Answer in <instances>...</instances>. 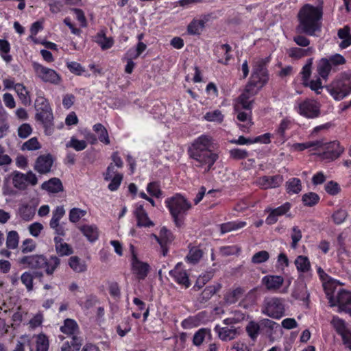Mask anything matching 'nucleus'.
I'll use <instances>...</instances> for the list:
<instances>
[{
    "instance_id": "45",
    "label": "nucleus",
    "mask_w": 351,
    "mask_h": 351,
    "mask_svg": "<svg viewBox=\"0 0 351 351\" xmlns=\"http://www.w3.org/2000/svg\"><path fill=\"white\" fill-rule=\"evenodd\" d=\"M10 44L7 40L0 39V56L7 63L12 60V56L10 55Z\"/></svg>"
},
{
    "instance_id": "33",
    "label": "nucleus",
    "mask_w": 351,
    "mask_h": 351,
    "mask_svg": "<svg viewBox=\"0 0 351 351\" xmlns=\"http://www.w3.org/2000/svg\"><path fill=\"white\" fill-rule=\"evenodd\" d=\"M80 230L91 243L96 241L99 238V230L95 225H83Z\"/></svg>"
},
{
    "instance_id": "41",
    "label": "nucleus",
    "mask_w": 351,
    "mask_h": 351,
    "mask_svg": "<svg viewBox=\"0 0 351 351\" xmlns=\"http://www.w3.org/2000/svg\"><path fill=\"white\" fill-rule=\"evenodd\" d=\"M94 132L98 134V140L104 145L110 143L108 130L101 123H96L93 126Z\"/></svg>"
},
{
    "instance_id": "42",
    "label": "nucleus",
    "mask_w": 351,
    "mask_h": 351,
    "mask_svg": "<svg viewBox=\"0 0 351 351\" xmlns=\"http://www.w3.org/2000/svg\"><path fill=\"white\" fill-rule=\"evenodd\" d=\"M235 114H237V119L238 121L241 122H247V125H241V128H244L245 129H248L253 123L252 122V110H234Z\"/></svg>"
},
{
    "instance_id": "2",
    "label": "nucleus",
    "mask_w": 351,
    "mask_h": 351,
    "mask_svg": "<svg viewBox=\"0 0 351 351\" xmlns=\"http://www.w3.org/2000/svg\"><path fill=\"white\" fill-rule=\"evenodd\" d=\"M322 16V7L309 3L304 5L298 14V32L310 36H315L321 31Z\"/></svg>"
},
{
    "instance_id": "8",
    "label": "nucleus",
    "mask_w": 351,
    "mask_h": 351,
    "mask_svg": "<svg viewBox=\"0 0 351 351\" xmlns=\"http://www.w3.org/2000/svg\"><path fill=\"white\" fill-rule=\"evenodd\" d=\"M32 64L36 75L43 82L55 85L61 82V77L55 70L46 67L37 62H33Z\"/></svg>"
},
{
    "instance_id": "23",
    "label": "nucleus",
    "mask_w": 351,
    "mask_h": 351,
    "mask_svg": "<svg viewBox=\"0 0 351 351\" xmlns=\"http://www.w3.org/2000/svg\"><path fill=\"white\" fill-rule=\"evenodd\" d=\"M214 330L218 334L219 338L223 341H228L234 339L237 335V330L233 327H220L219 325L215 326Z\"/></svg>"
},
{
    "instance_id": "27",
    "label": "nucleus",
    "mask_w": 351,
    "mask_h": 351,
    "mask_svg": "<svg viewBox=\"0 0 351 351\" xmlns=\"http://www.w3.org/2000/svg\"><path fill=\"white\" fill-rule=\"evenodd\" d=\"M134 215L137 219V226L138 227H150L154 226V223L148 217L147 213L143 205L137 206L134 211Z\"/></svg>"
},
{
    "instance_id": "46",
    "label": "nucleus",
    "mask_w": 351,
    "mask_h": 351,
    "mask_svg": "<svg viewBox=\"0 0 351 351\" xmlns=\"http://www.w3.org/2000/svg\"><path fill=\"white\" fill-rule=\"evenodd\" d=\"M320 200L318 194L314 192L304 193L302 197V202L304 206L313 207L317 205Z\"/></svg>"
},
{
    "instance_id": "1",
    "label": "nucleus",
    "mask_w": 351,
    "mask_h": 351,
    "mask_svg": "<svg viewBox=\"0 0 351 351\" xmlns=\"http://www.w3.org/2000/svg\"><path fill=\"white\" fill-rule=\"evenodd\" d=\"M213 138L208 135L202 134L196 138L187 149L189 158L197 168L204 169L208 173L214 169V165L219 158L218 154L212 150Z\"/></svg>"
},
{
    "instance_id": "47",
    "label": "nucleus",
    "mask_w": 351,
    "mask_h": 351,
    "mask_svg": "<svg viewBox=\"0 0 351 351\" xmlns=\"http://www.w3.org/2000/svg\"><path fill=\"white\" fill-rule=\"evenodd\" d=\"M155 238L158 243L171 244L174 239V237L171 230L165 227H162L159 232V236H156Z\"/></svg>"
},
{
    "instance_id": "52",
    "label": "nucleus",
    "mask_w": 351,
    "mask_h": 351,
    "mask_svg": "<svg viewBox=\"0 0 351 351\" xmlns=\"http://www.w3.org/2000/svg\"><path fill=\"white\" fill-rule=\"evenodd\" d=\"M146 190L152 197L160 198L162 195V191L158 182H151L147 184Z\"/></svg>"
},
{
    "instance_id": "15",
    "label": "nucleus",
    "mask_w": 351,
    "mask_h": 351,
    "mask_svg": "<svg viewBox=\"0 0 351 351\" xmlns=\"http://www.w3.org/2000/svg\"><path fill=\"white\" fill-rule=\"evenodd\" d=\"M212 19V14L200 15L199 19L194 18L187 25L186 32L191 36H199L206 27V24Z\"/></svg>"
},
{
    "instance_id": "40",
    "label": "nucleus",
    "mask_w": 351,
    "mask_h": 351,
    "mask_svg": "<svg viewBox=\"0 0 351 351\" xmlns=\"http://www.w3.org/2000/svg\"><path fill=\"white\" fill-rule=\"evenodd\" d=\"M337 35L342 41L339 43L341 49H346L351 45L350 29L348 26H345L338 30Z\"/></svg>"
},
{
    "instance_id": "51",
    "label": "nucleus",
    "mask_w": 351,
    "mask_h": 351,
    "mask_svg": "<svg viewBox=\"0 0 351 351\" xmlns=\"http://www.w3.org/2000/svg\"><path fill=\"white\" fill-rule=\"evenodd\" d=\"M34 276L30 271H25L20 277V280L23 285H25L28 292L34 289Z\"/></svg>"
},
{
    "instance_id": "48",
    "label": "nucleus",
    "mask_w": 351,
    "mask_h": 351,
    "mask_svg": "<svg viewBox=\"0 0 351 351\" xmlns=\"http://www.w3.org/2000/svg\"><path fill=\"white\" fill-rule=\"evenodd\" d=\"M261 326L254 321H250L246 326L245 330L251 339L256 340L260 333Z\"/></svg>"
},
{
    "instance_id": "53",
    "label": "nucleus",
    "mask_w": 351,
    "mask_h": 351,
    "mask_svg": "<svg viewBox=\"0 0 351 351\" xmlns=\"http://www.w3.org/2000/svg\"><path fill=\"white\" fill-rule=\"evenodd\" d=\"M19 236L16 231L12 230L8 233L6 239V246L9 249H16L18 247Z\"/></svg>"
},
{
    "instance_id": "38",
    "label": "nucleus",
    "mask_w": 351,
    "mask_h": 351,
    "mask_svg": "<svg viewBox=\"0 0 351 351\" xmlns=\"http://www.w3.org/2000/svg\"><path fill=\"white\" fill-rule=\"evenodd\" d=\"M208 337L211 339V330L207 328H202L197 330L193 337V344L195 346H199L202 344L205 339Z\"/></svg>"
},
{
    "instance_id": "7",
    "label": "nucleus",
    "mask_w": 351,
    "mask_h": 351,
    "mask_svg": "<svg viewBox=\"0 0 351 351\" xmlns=\"http://www.w3.org/2000/svg\"><path fill=\"white\" fill-rule=\"evenodd\" d=\"M336 101H340L351 94V73H343L327 88Z\"/></svg>"
},
{
    "instance_id": "22",
    "label": "nucleus",
    "mask_w": 351,
    "mask_h": 351,
    "mask_svg": "<svg viewBox=\"0 0 351 351\" xmlns=\"http://www.w3.org/2000/svg\"><path fill=\"white\" fill-rule=\"evenodd\" d=\"M253 95L246 92L245 88L244 92L236 99L234 104V110H252L253 101H250V97Z\"/></svg>"
},
{
    "instance_id": "62",
    "label": "nucleus",
    "mask_w": 351,
    "mask_h": 351,
    "mask_svg": "<svg viewBox=\"0 0 351 351\" xmlns=\"http://www.w3.org/2000/svg\"><path fill=\"white\" fill-rule=\"evenodd\" d=\"M147 49V45L143 42H138L136 46V49L134 50L132 49H130L127 51V55L130 57H132L134 59H136L139 57L143 52L145 51Z\"/></svg>"
},
{
    "instance_id": "49",
    "label": "nucleus",
    "mask_w": 351,
    "mask_h": 351,
    "mask_svg": "<svg viewBox=\"0 0 351 351\" xmlns=\"http://www.w3.org/2000/svg\"><path fill=\"white\" fill-rule=\"evenodd\" d=\"M203 256V251L197 247H193L189 250L186 258L191 264L197 263Z\"/></svg>"
},
{
    "instance_id": "58",
    "label": "nucleus",
    "mask_w": 351,
    "mask_h": 351,
    "mask_svg": "<svg viewBox=\"0 0 351 351\" xmlns=\"http://www.w3.org/2000/svg\"><path fill=\"white\" fill-rule=\"evenodd\" d=\"M269 258V254L267 251L261 250L255 253L252 258L251 262L254 264H261L267 262Z\"/></svg>"
},
{
    "instance_id": "32",
    "label": "nucleus",
    "mask_w": 351,
    "mask_h": 351,
    "mask_svg": "<svg viewBox=\"0 0 351 351\" xmlns=\"http://www.w3.org/2000/svg\"><path fill=\"white\" fill-rule=\"evenodd\" d=\"M14 90L24 106H30L32 102L30 93L27 90L23 84L16 83L14 87Z\"/></svg>"
},
{
    "instance_id": "5",
    "label": "nucleus",
    "mask_w": 351,
    "mask_h": 351,
    "mask_svg": "<svg viewBox=\"0 0 351 351\" xmlns=\"http://www.w3.org/2000/svg\"><path fill=\"white\" fill-rule=\"evenodd\" d=\"M165 206L169 210L173 221L177 228L184 225L188 211L191 208V203L183 195L176 193L165 201Z\"/></svg>"
},
{
    "instance_id": "20",
    "label": "nucleus",
    "mask_w": 351,
    "mask_h": 351,
    "mask_svg": "<svg viewBox=\"0 0 351 351\" xmlns=\"http://www.w3.org/2000/svg\"><path fill=\"white\" fill-rule=\"evenodd\" d=\"M284 278L278 275H267L262 278L261 283L267 291L276 292L282 286Z\"/></svg>"
},
{
    "instance_id": "10",
    "label": "nucleus",
    "mask_w": 351,
    "mask_h": 351,
    "mask_svg": "<svg viewBox=\"0 0 351 351\" xmlns=\"http://www.w3.org/2000/svg\"><path fill=\"white\" fill-rule=\"evenodd\" d=\"M321 148H324V151L319 154V156L328 161H335L340 158L345 151L344 147L337 140L324 142V145Z\"/></svg>"
},
{
    "instance_id": "11",
    "label": "nucleus",
    "mask_w": 351,
    "mask_h": 351,
    "mask_svg": "<svg viewBox=\"0 0 351 351\" xmlns=\"http://www.w3.org/2000/svg\"><path fill=\"white\" fill-rule=\"evenodd\" d=\"M263 313L267 316L279 319L285 315V308L283 300L279 298H272L265 302Z\"/></svg>"
},
{
    "instance_id": "12",
    "label": "nucleus",
    "mask_w": 351,
    "mask_h": 351,
    "mask_svg": "<svg viewBox=\"0 0 351 351\" xmlns=\"http://www.w3.org/2000/svg\"><path fill=\"white\" fill-rule=\"evenodd\" d=\"M320 107L317 101L306 99L299 104L298 112L307 119H315L321 114Z\"/></svg>"
},
{
    "instance_id": "54",
    "label": "nucleus",
    "mask_w": 351,
    "mask_h": 351,
    "mask_svg": "<svg viewBox=\"0 0 351 351\" xmlns=\"http://www.w3.org/2000/svg\"><path fill=\"white\" fill-rule=\"evenodd\" d=\"M65 214V210L63 206H57L53 211L52 218L50 220V227H56L57 223H60V219L63 217Z\"/></svg>"
},
{
    "instance_id": "30",
    "label": "nucleus",
    "mask_w": 351,
    "mask_h": 351,
    "mask_svg": "<svg viewBox=\"0 0 351 351\" xmlns=\"http://www.w3.org/2000/svg\"><path fill=\"white\" fill-rule=\"evenodd\" d=\"M285 190L289 195L299 194L302 190V181L298 178H291L285 182Z\"/></svg>"
},
{
    "instance_id": "17",
    "label": "nucleus",
    "mask_w": 351,
    "mask_h": 351,
    "mask_svg": "<svg viewBox=\"0 0 351 351\" xmlns=\"http://www.w3.org/2000/svg\"><path fill=\"white\" fill-rule=\"evenodd\" d=\"M291 208V204L287 202L275 208L269 207L265 208V212L269 213L268 216L266 217L265 223L267 225H273L276 223L278 221V217L285 215L290 210Z\"/></svg>"
},
{
    "instance_id": "13",
    "label": "nucleus",
    "mask_w": 351,
    "mask_h": 351,
    "mask_svg": "<svg viewBox=\"0 0 351 351\" xmlns=\"http://www.w3.org/2000/svg\"><path fill=\"white\" fill-rule=\"evenodd\" d=\"M131 269L138 280H143L148 276L151 267L147 263L141 261L133 250L131 258Z\"/></svg>"
},
{
    "instance_id": "50",
    "label": "nucleus",
    "mask_w": 351,
    "mask_h": 351,
    "mask_svg": "<svg viewBox=\"0 0 351 351\" xmlns=\"http://www.w3.org/2000/svg\"><path fill=\"white\" fill-rule=\"evenodd\" d=\"M87 143L84 140H79L75 136H72L69 141L66 143V147L73 148L77 152H80L86 149Z\"/></svg>"
},
{
    "instance_id": "18",
    "label": "nucleus",
    "mask_w": 351,
    "mask_h": 351,
    "mask_svg": "<svg viewBox=\"0 0 351 351\" xmlns=\"http://www.w3.org/2000/svg\"><path fill=\"white\" fill-rule=\"evenodd\" d=\"M36 120L40 122L47 135H51L53 132V115L52 110L36 112Z\"/></svg>"
},
{
    "instance_id": "21",
    "label": "nucleus",
    "mask_w": 351,
    "mask_h": 351,
    "mask_svg": "<svg viewBox=\"0 0 351 351\" xmlns=\"http://www.w3.org/2000/svg\"><path fill=\"white\" fill-rule=\"evenodd\" d=\"M232 47L228 44H222L214 49V55L218 63L227 65L232 58Z\"/></svg>"
},
{
    "instance_id": "60",
    "label": "nucleus",
    "mask_w": 351,
    "mask_h": 351,
    "mask_svg": "<svg viewBox=\"0 0 351 351\" xmlns=\"http://www.w3.org/2000/svg\"><path fill=\"white\" fill-rule=\"evenodd\" d=\"M241 252V247L237 245H226L219 248V254L223 256L239 254Z\"/></svg>"
},
{
    "instance_id": "63",
    "label": "nucleus",
    "mask_w": 351,
    "mask_h": 351,
    "mask_svg": "<svg viewBox=\"0 0 351 351\" xmlns=\"http://www.w3.org/2000/svg\"><path fill=\"white\" fill-rule=\"evenodd\" d=\"M123 178V174L119 173H116L113 177H111V179H110V182L108 185V189L110 191H117L122 182Z\"/></svg>"
},
{
    "instance_id": "57",
    "label": "nucleus",
    "mask_w": 351,
    "mask_h": 351,
    "mask_svg": "<svg viewBox=\"0 0 351 351\" xmlns=\"http://www.w3.org/2000/svg\"><path fill=\"white\" fill-rule=\"evenodd\" d=\"M35 109L36 112L52 110L49 101L43 96H37L35 101Z\"/></svg>"
},
{
    "instance_id": "59",
    "label": "nucleus",
    "mask_w": 351,
    "mask_h": 351,
    "mask_svg": "<svg viewBox=\"0 0 351 351\" xmlns=\"http://www.w3.org/2000/svg\"><path fill=\"white\" fill-rule=\"evenodd\" d=\"M97 302L98 300L97 296L90 294L86 296L84 301L80 300L77 302V303L82 308L88 310L93 307Z\"/></svg>"
},
{
    "instance_id": "24",
    "label": "nucleus",
    "mask_w": 351,
    "mask_h": 351,
    "mask_svg": "<svg viewBox=\"0 0 351 351\" xmlns=\"http://www.w3.org/2000/svg\"><path fill=\"white\" fill-rule=\"evenodd\" d=\"M294 264L299 274H308L312 275V267L309 258L304 255L298 256L295 261Z\"/></svg>"
},
{
    "instance_id": "43",
    "label": "nucleus",
    "mask_w": 351,
    "mask_h": 351,
    "mask_svg": "<svg viewBox=\"0 0 351 351\" xmlns=\"http://www.w3.org/2000/svg\"><path fill=\"white\" fill-rule=\"evenodd\" d=\"M330 324L336 332L341 337L349 330L347 328L346 322L338 316H333L330 321Z\"/></svg>"
},
{
    "instance_id": "34",
    "label": "nucleus",
    "mask_w": 351,
    "mask_h": 351,
    "mask_svg": "<svg viewBox=\"0 0 351 351\" xmlns=\"http://www.w3.org/2000/svg\"><path fill=\"white\" fill-rule=\"evenodd\" d=\"M82 345V339L77 335L71 337V340L63 343L62 351H79Z\"/></svg>"
},
{
    "instance_id": "31",
    "label": "nucleus",
    "mask_w": 351,
    "mask_h": 351,
    "mask_svg": "<svg viewBox=\"0 0 351 351\" xmlns=\"http://www.w3.org/2000/svg\"><path fill=\"white\" fill-rule=\"evenodd\" d=\"M332 68L327 58H321L317 63L316 71L319 76L323 80H327Z\"/></svg>"
},
{
    "instance_id": "61",
    "label": "nucleus",
    "mask_w": 351,
    "mask_h": 351,
    "mask_svg": "<svg viewBox=\"0 0 351 351\" xmlns=\"http://www.w3.org/2000/svg\"><path fill=\"white\" fill-rule=\"evenodd\" d=\"M305 87H309L312 90L315 91L317 94H319L323 88L321 79L319 77L315 80H308L307 82H302Z\"/></svg>"
},
{
    "instance_id": "64",
    "label": "nucleus",
    "mask_w": 351,
    "mask_h": 351,
    "mask_svg": "<svg viewBox=\"0 0 351 351\" xmlns=\"http://www.w3.org/2000/svg\"><path fill=\"white\" fill-rule=\"evenodd\" d=\"M347 217L348 212L346 210L341 208L335 211L331 216L333 222L337 225H339L343 223Z\"/></svg>"
},
{
    "instance_id": "39",
    "label": "nucleus",
    "mask_w": 351,
    "mask_h": 351,
    "mask_svg": "<svg viewBox=\"0 0 351 351\" xmlns=\"http://www.w3.org/2000/svg\"><path fill=\"white\" fill-rule=\"evenodd\" d=\"M69 265L76 273H82L87 270L86 262L77 256L69 258Z\"/></svg>"
},
{
    "instance_id": "14",
    "label": "nucleus",
    "mask_w": 351,
    "mask_h": 351,
    "mask_svg": "<svg viewBox=\"0 0 351 351\" xmlns=\"http://www.w3.org/2000/svg\"><path fill=\"white\" fill-rule=\"evenodd\" d=\"M169 274L178 285L185 289H188L191 285L189 274L184 269L181 262L178 263L174 268L169 271Z\"/></svg>"
},
{
    "instance_id": "35",
    "label": "nucleus",
    "mask_w": 351,
    "mask_h": 351,
    "mask_svg": "<svg viewBox=\"0 0 351 351\" xmlns=\"http://www.w3.org/2000/svg\"><path fill=\"white\" fill-rule=\"evenodd\" d=\"M60 331L67 335H76V333L79 331V326L75 320L67 318L60 327Z\"/></svg>"
},
{
    "instance_id": "37",
    "label": "nucleus",
    "mask_w": 351,
    "mask_h": 351,
    "mask_svg": "<svg viewBox=\"0 0 351 351\" xmlns=\"http://www.w3.org/2000/svg\"><path fill=\"white\" fill-rule=\"evenodd\" d=\"M247 225L245 221H232L220 224L221 234H223L227 232L237 230L244 228Z\"/></svg>"
},
{
    "instance_id": "4",
    "label": "nucleus",
    "mask_w": 351,
    "mask_h": 351,
    "mask_svg": "<svg viewBox=\"0 0 351 351\" xmlns=\"http://www.w3.org/2000/svg\"><path fill=\"white\" fill-rule=\"evenodd\" d=\"M270 57L261 58L254 62L249 81L245 85V91L250 95H256L268 82L269 79L268 64Z\"/></svg>"
},
{
    "instance_id": "55",
    "label": "nucleus",
    "mask_w": 351,
    "mask_h": 351,
    "mask_svg": "<svg viewBox=\"0 0 351 351\" xmlns=\"http://www.w3.org/2000/svg\"><path fill=\"white\" fill-rule=\"evenodd\" d=\"M49 339L46 335L39 334L36 339V351H48Z\"/></svg>"
},
{
    "instance_id": "25",
    "label": "nucleus",
    "mask_w": 351,
    "mask_h": 351,
    "mask_svg": "<svg viewBox=\"0 0 351 351\" xmlns=\"http://www.w3.org/2000/svg\"><path fill=\"white\" fill-rule=\"evenodd\" d=\"M41 189L51 193H58L64 190L62 181L58 178H52L44 182L41 184Z\"/></svg>"
},
{
    "instance_id": "26",
    "label": "nucleus",
    "mask_w": 351,
    "mask_h": 351,
    "mask_svg": "<svg viewBox=\"0 0 351 351\" xmlns=\"http://www.w3.org/2000/svg\"><path fill=\"white\" fill-rule=\"evenodd\" d=\"M293 121L288 117L282 119L274 134L278 136L282 143H285L288 138L286 136V131L290 130L293 126Z\"/></svg>"
},
{
    "instance_id": "56",
    "label": "nucleus",
    "mask_w": 351,
    "mask_h": 351,
    "mask_svg": "<svg viewBox=\"0 0 351 351\" xmlns=\"http://www.w3.org/2000/svg\"><path fill=\"white\" fill-rule=\"evenodd\" d=\"M327 59L329 60L330 66L334 71H336L337 66L343 65L346 62V58L339 53L332 55Z\"/></svg>"
},
{
    "instance_id": "29",
    "label": "nucleus",
    "mask_w": 351,
    "mask_h": 351,
    "mask_svg": "<svg viewBox=\"0 0 351 351\" xmlns=\"http://www.w3.org/2000/svg\"><path fill=\"white\" fill-rule=\"evenodd\" d=\"M324 145L323 140L307 141L305 143H296L293 144L292 149L296 152H302L306 149L312 148L313 151L319 150Z\"/></svg>"
},
{
    "instance_id": "28",
    "label": "nucleus",
    "mask_w": 351,
    "mask_h": 351,
    "mask_svg": "<svg viewBox=\"0 0 351 351\" xmlns=\"http://www.w3.org/2000/svg\"><path fill=\"white\" fill-rule=\"evenodd\" d=\"M56 253L60 256H69L73 253L72 247L63 241L60 237H55L53 239Z\"/></svg>"
},
{
    "instance_id": "3",
    "label": "nucleus",
    "mask_w": 351,
    "mask_h": 351,
    "mask_svg": "<svg viewBox=\"0 0 351 351\" xmlns=\"http://www.w3.org/2000/svg\"><path fill=\"white\" fill-rule=\"evenodd\" d=\"M316 269L330 306H337L341 311H344L351 315V293L344 289H340L335 295V290L328 288L331 286L330 282L332 278L320 266H317Z\"/></svg>"
},
{
    "instance_id": "9",
    "label": "nucleus",
    "mask_w": 351,
    "mask_h": 351,
    "mask_svg": "<svg viewBox=\"0 0 351 351\" xmlns=\"http://www.w3.org/2000/svg\"><path fill=\"white\" fill-rule=\"evenodd\" d=\"M12 180L14 188L24 191L27 188L28 184L35 186L38 183V178L32 171L23 173L19 171H14L12 173Z\"/></svg>"
},
{
    "instance_id": "6",
    "label": "nucleus",
    "mask_w": 351,
    "mask_h": 351,
    "mask_svg": "<svg viewBox=\"0 0 351 351\" xmlns=\"http://www.w3.org/2000/svg\"><path fill=\"white\" fill-rule=\"evenodd\" d=\"M19 263L34 269H44L47 275L51 276L60 266V259L54 255L47 258L43 254H34L23 256L19 260Z\"/></svg>"
},
{
    "instance_id": "19",
    "label": "nucleus",
    "mask_w": 351,
    "mask_h": 351,
    "mask_svg": "<svg viewBox=\"0 0 351 351\" xmlns=\"http://www.w3.org/2000/svg\"><path fill=\"white\" fill-rule=\"evenodd\" d=\"M283 176L276 174L272 176H263L256 180V184L262 189H275L279 187L283 182Z\"/></svg>"
},
{
    "instance_id": "36",
    "label": "nucleus",
    "mask_w": 351,
    "mask_h": 351,
    "mask_svg": "<svg viewBox=\"0 0 351 351\" xmlns=\"http://www.w3.org/2000/svg\"><path fill=\"white\" fill-rule=\"evenodd\" d=\"M315 52L313 47H308L306 49L300 47H291L289 51V56L293 59H300L305 56H311Z\"/></svg>"
},
{
    "instance_id": "44",
    "label": "nucleus",
    "mask_w": 351,
    "mask_h": 351,
    "mask_svg": "<svg viewBox=\"0 0 351 351\" xmlns=\"http://www.w3.org/2000/svg\"><path fill=\"white\" fill-rule=\"evenodd\" d=\"M245 290L241 287H237L236 289L228 291L224 297L226 302L228 304L236 303L243 295Z\"/></svg>"
},
{
    "instance_id": "16",
    "label": "nucleus",
    "mask_w": 351,
    "mask_h": 351,
    "mask_svg": "<svg viewBox=\"0 0 351 351\" xmlns=\"http://www.w3.org/2000/svg\"><path fill=\"white\" fill-rule=\"evenodd\" d=\"M54 158L51 154L40 155L36 160L34 169L40 174H47L51 171Z\"/></svg>"
}]
</instances>
